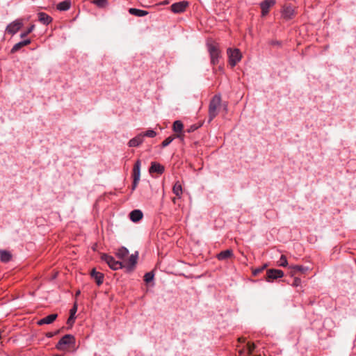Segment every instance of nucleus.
<instances>
[{
    "instance_id": "9b49d317",
    "label": "nucleus",
    "mask_w": 356,
    "mask_h": 356,
    "mask_svg": "<svg viewBox=\"0 0 356 356\" xmlns=\"http://www.w3.org/2000/svg\"><path fill=\"white\" fill-rule=\"evenodd\" d=\"M138 254V252H135L134 254H132L131 256L129 257L127 259H125L122 263L124 265V267H127L129 270L132 269L133 267L136 265L137 263Z\"/></svg>"
},
{
    "instance_id": "79ce46f5",
    "label": "nucleus",
    "mask_w": 356,
    "mask_h": 356,
    "mask_svg": "<svg viewBox=\"0 0 356 356\" xmlns=\"http://www.w3.org/2000/svg\"><path fill=\"white\" fill-rule=\"evenodd\" d=\"M79 294H80V291H78L76 293V296H78Z\"/></svg>"
},
{
    "instance_id": "473e14b6",
    "label": "nucleus",
    "mask_w": 356,
    "mask_h": 356,
    "mask_svg": "<svg viewBox=\"0 0 356 356\" xmlns=\"http://www.w3.org/2000/svg\"><path fill=\"white\" fill-rule=\"evenodd\" d=\"M34 29H35V25H33V24L31 25L25 32H23L20 34V37L22 38H25L27 35L31 33L34 30Z\"/></svg>"
},
{
    "instance_id": "20e7f679",
    "label": "nucleus",
    "mask_w": 356,
    "mask_h": 356,
    "mask_svg": "<svg viewBox=\"0 0 356 356\" xmlns=\"http://www.w3.org/2000/svg\"><path fill=\"white\" fill-rule=\"evenodd\" d=\"M101 259L102 261H105L113 270H116L124 267L122 262L116 261L114 257L107 254H102Z\"/></svg>"
},
{
    "instance_id": "ddd939ff",
    "label": "nucleus",
    "mask_w": 356,
    "mask_h": 356,
    "mask_svg": "<svg viewBox=\"0 0 356 356\" xmlns=\"http://www.w3.org/2000/svg\"><path fill=\"white\" fill-rule=\"evenodd\" d=\"M275 3V0H265L261 3V14L263 16L268 13L269 9Z\"/></svg>"
},
{
    "instance_id": "ea45409f",
    "label": "nucleus",
    "mask_w": 356,
    "mask_h": 356,
    "mask_svg": "<svg viewBox=\"0 0 356 356\" xmlns=\"http://www.w3.org/2000/svg\"><path fill=\"white\" fill-rule=\"evenodd\" d=\"M238 341H239L240 342H244V341H245V340H244L243 339H241V338H239V339H238Z\"/></svg>"
},
{
    "instance_id": "7ed1b4c3",
    "label": "nucleus",
    "mask_w": 356,
    "mask_h": 356,
    "mask_svg": "<svg viewBox=\"0 0 356 356\" xmlns=\"http://www.w3.org/2000/svg\"><path fill=\"white\" fill-rule=\"evenodd\" d=\"M221 104V98L219 95H215L211 100L209 106V121H211L218 113Z\"/></svg>"
},
{
    "instance_id": "7c9ffc66",
    "label": "nucleus",
    "mask_w": 356,
    "mask_h": 356,
    "mask_svg": "<svg viewBox=\"0 0 356 356\" xmlns=\"http://www.w3.org/2000/svg\"><path fill=\"white\" fill-rule=\"evenodd\" d=\"M277 265L282 267H286L288 265L286 257L284 255H282L280 260L277 261Z\"/></svg>"
},
{
    "instance_id": "6e6552de",
    "label": "nucleus",
    "mask_w": 356,
    "mask_h": 356,
    "mask_svg": "<svg viewBox=\"0 0 356 356\" xmlns=\"http://www.w3.org/2000/svg\"><path fill=\"white\" fill-rule=\"evenodd\" d=\"M23 26L22 19H16L12 23L9 24L6 27V32L12 35L16 33Z\"/></svg>"
},
{
    "instance_id": "f704fd0d",
    "label": "nucleus",
    "mask_w": 356,
    "mask_h": 356,
    "mask_svg": "<svg viewBox=\"0 0 356 356\" xmlns=\"http://www.w3.org/2000/svg\"><path fill=\"white\" fill-rule=\"evenodd\" d=\"M77 312V305L75 303L73 306V307L70 309V315L72 316H74L75 314Z\"/></svg>"
},
{
    "instance_id": "c9c22d12",
    "label": "nucleus",
    "mask_w": 356,
    "mask_h": 356,
    "mask_svg": "<svg viewBox=\"0 0 356 356\" xmlns=\"http://www.w3.org/2000/svg\"><path fill=\"white\" fill-rule=\"evenodd\" d=\"M139 181L140 180L133 179L132 188H131L132 191H134L136 189V188L138 186V184Z\"/></svg>"
},
{
    "instance_id": "a211bd4d",
    "label": "nucleus",
    "mask_w": 356,
    "mask_h": 356,
    "mask_svg": "<svg viewBox=\"0 0 356 356\" xmlns=\"http://www.w3.org/2000/svg\"><path fill=\"white\" fill-rule=\"evenodd\" d=\"M143 212L138 209L132 211L129 214L131 220L134 222L140 221L143 218Z\"/></svg>"
},
{
    "instance_id": "dca6fc26",
    "label": "nucleus",
    "mask_w": 356,
    "mask_h": 356,
    "mask_svg": "<svg viewBox=\"0 0 356 356\" xmlns=\"http://www.w3.org/2000/svg\"><path fill=\"white\" fill-rule=\"evenodd\" d=\"M58 315L56 314H50L38 321V325H42L44 324H51L57 318Z\"/></svg>"
},
{
    "instance_id": "1a4fd4ad",
    "label": "nucleus",
    "mask_w": 356,
    "mask_h": 356,
    "mask_svg": "<svg viewBox=\"0 0 356 356\" xmlns=\"http://www.w3.org/2000/svg\"><path fill=\"white\" fill-rule=\"evenodd\" d=\"M295 16L294 8L290 5H285L282 8V17L286 19L289 20Z\"/></svg>"
},
{
    "instance_id": "37998d69",
    "label": "nucleus",
    "mask_w": 356,
    "mask_h": 356,
    "mask_svg": "<svg viewBox=\"0 0 356 356\" xmlns=\"http://www.w3.org/2000/svg\"><path fill=\"white\" fill-rule=\"evenodd\" d=\"M168 1H165L163 3V4H165H165H168Z\"/></svg>"
},
{
    "instance_id": "c85d7f7f",
    "label": "nucleus",
    "mask_w": 356,
    "mask_h": 356,
    "mask_svg": "<svg viewBox=\"0 0 356 356\" xmlns=\"http://www.w3.org/2000/svg\"><path fill=\"white\" fill-rule=\"evenodd\" d=\"M141 135H143V138H144L145 136L149 137V138H154L156 136V131L154 130L149 129L147 130L145 132L140 133Z\"/></svg>"
},
{
    "instance_id": "58836bf2",
    "label": "nucleus",
    "mask_w": 356,
    "mask_h": 356,
    "mask_svg": "<svg viewBox=\"0 0 356 356\" xmlns=\"http://www.w3.org/2000/svg\"><path fill=\"white\" fill-rule=\"evenodd\" d=\"M56 333H54V332H47L46 334V337H48V338H51L54 336Z\"/></svg>"
},
{
    "instance_id": "412c9836",
    "label": "nucleus",
    "mask_w": 356,
    "mask_h": 356,
    "mask_svg": "<svg viewBox=\"0 0 356 356\" xmlns=\"http://www.w3.org/2000/svg\"><path fill=\"white\" fill-rule=\"evenodd\" d=\"M38 20L43 24L47 25L51 22L52 18L44 13H39Z\"/></svg>"
},
{
    "instance_id": "f8f14e48",
    "label": "nucleus",
    "mask_w": 356,
    "mask_h": 356,
    "mask_svg": "<svg viewBox=\"0 0 356 356\" xmlns=\"http://www.w3.org/2000/svg\"><path fill=\"white\" fill-rule=\"evenodd\" d=\"M184 128L183 123L179 120H176L173 123L172 129L173 131L177 133L175 136L176 138H180L181 140L184 139V134H182V130Z\"/></svg>"
},
{
    "instance_id": "72a5a7b5",
    "label": "nucleus",
    "mask_w": 356,
    "mask_h": 356,
    "mask_svg": "<svg viewBox=\"0 0 356 356\" xmlns=\"http://www.w3.org/2000/svg\"><path fill=\"white\" fill-rule=\"evenodd\" d=\"M267 265L265 264L264 266H263L261 268H256L253 270L252 273L254 275H259L260 273H261L266 268Z\"/></svg>"
},
{
    "instance_id": "a878e982",
    "label": "nucleus",
    "mask_w": 356,
    "mask_h": 356,
    "mask_svg": "<svg viewBox=\"0 0 356 356\" xmlns=\"http://www.w3.org/2000/svg\"><path fill=\"white\" fill-rule=\"evenodd\" d=\"M129 13L131 15H135V16H137V17H143V16H145V15H147L148 14V12L146 11V10H140V9L134 8H129Z\"/></svg>"
},
{
    "instance_id": "4c0bfd02",
    "label": "nucleus",
    "mask_w": 356,
    "mask_h": 356,
    "mask_svg": "<svg viewBox=\"0 0 356 356\" xmlns=\"http://www.w3.org/2000/svg\"><path fill=\"white\" fill-rule=\"evenodd\" d=\"M300 283V280L298 278H295L293 280V286H298Z\"/></svg>"
},
{
    "instance_id": "b1692460",
    "label": "nucleus",
    "mask_w": 356,
    "mask_h": 356,
    "mask_svg": "<svg viewBox=\"0 0 356 356\" xmlns=\"http://www.w3.org/2000/svg\"><path fill=\"white\" fill-rule=\"evenodd\" d=\"M129 255V250L124 248V247H121L120 248H119L116 252V256L120 259H122L123 261H124L126 259V258L128 257Z\"/></svg>"
},
{
    "instance_id": "2f4dec72",
    "label": "nucleus",
    "mask_w": 356,
    "mask_h": 356,
    "mask_svg": "<svg viewBox=\"0 0 356 356\" xmlns=\"http://www.w3.org/2000/svg\"><path fill=\"white\" fill-rule=\"evenodd\" d=\"M154 273L152 272H149L145 273L144 276V280L145 282L149 283L154 279Z\"/></svg>"
},
{
    "instance_id": "e433bc0d",
    "label": "nucleus",
    "mask_w": 356,
    "mask_h": 356,
    "mask_svg": "<svg viewBox=\"0 0 356 356\" xmlns=\"http://www.w3.org/2000/svg\"><path fill=\"white\" fill-rule=\"evenodd\" d=\"M75 317L70 316V317L67 319V324L72 325L74 322Z\"/></svg>"
},
{
    "instance_id": "f257e3e1",
    "label": "nucleus",
    "mask_w": 356,
    "mask_h": 356,
    "mask_svg": "<svg viewBox=\"0 0 356 356\" xmlns=\"http://www.w3.org/2000/svg\"><path fill=\"white\" fill-rule=\"evenodd\" d=\"M76 339L72 334H65L56 345V348L65 353H73L76 350Z\"/></svg>"
},
{
    "instance_id": "c03bdc74",
    "label": "nucleus",
    "mask_w": 356,
    "mask_h": 356,
    "mask_svg": "<svg viewBox=\"0 0 356 356\" xmlns=\"http://www.w3.org/2000/svg\"><path fill=\"white\" fill-rule=\"evenodd\" d=\"M175 200H176V198H175V197H174V198L172 199V202H173L174 203H175Z\"/></svg>"
},
{
    "instance_id": "9d476101",
    "label": "nucleus",
    "mask_w": 356,
    "mask_h": 356,
    "mask_svg": "<svg viewBox=\"0 0 356 356\" xmlns=\"http://www.w3.org/2000/svg\"><path fill=\"white\" fill-rule=\"evenodd\" d=\"M254 348H255V346L254 343H248L244 347H243L242 348L238 350L239 356H249L253 353ZM254 356H261V355H254Z\"/></svg>"
},
{
    "instance_id": "423d86ee",
    "label": "nucleus",
    "mask_w": 356,
    "mask_h": 356,
    "mask_svg": "<svg viewBox=\"0 0 356 356\" xmlns=\"http://www.w3.org/2000/svg\"><path fill=\"white\" fill-rule=\"evenodd\" d=\"M284 276V272L279 269H268L266 271V280L268 282H273L274 280L281 278Z\"/></svg>"
},
{
    "instance_id": "393cba45",
    "label": "nucleus",
    "mask_w": 356,
    "mask_h": 356,
    "mask_svg": "<svg viewBox=\"0 0 356 356\" xmlns=\"http://www.w3.org/2000/svg\"><path fill=\"white\" fill-rule=\"evenodd\" d=\"M173 193L178 197L180 198L182 195V186L179 181H176L172 188Z\"/></svg>"
},
{
    "instance_id": "aec40b11",
    "label": "nucleus",
    "mask_w": 356,
    "mask_h": 356,
    "mask_svg": "<svg viewBox=\"0 0 356 356\" xmlns=\"http://www.w3.org/2000/svg\"><path fill=\"white\" fill-rule=\"evenodd\" d=\"M164 172V167L161 164L152 162L149 168V172H156L159 174H162Z\"/></svg>"
},
{
    "instance_id": "5701e85b",
    "label": "nucleus",
    "mask_w": 356,
    "mask_h": 356,
    "mask_svg": "<svg viewBox=\"0 0 356 356\" xmlns=\"http://www.w3.org/2000/svg\"><path fill=\"white\" fill-rule=\"evenodd\" d=\"M12 254L10 252L0 250V260L1 262L7 263L11 260Z\"/></svg>"
},
{
    "instance_id": "4be33fe9",
    "label": "nucleus",
    "mask_w": 356,
    "mask_h": 356,
    "mask_svg": "<svg viewBox=\"0 0 356 356\" xmlns=\"http://www.w3.org/2000/svg\"><path fill=\"white\" fill-rule=\"evenodd\" d=\"M233 256V252L232 250H226L220 252L218 255L217 258L218 260H225L231 258Z\"/></svg>"
},
{
    "instance_id": "bb28decb",
    "label": "nucleus",
    "mask_w": 356,
    "mask_h": 356,
    "mask_svg": "<svg viewBox=\"0 0 356 356\" xmlns=\"http://www.w3.org/2000/svg\"><path fill=\"white\" fill-rule=\"evenodd\" d=\"M71 2L69 0L63 1L57 4V9L61 11H65L70 8Z\"/></svg>"
},
{
    "instance_id": "f03ea898",
    "label": "nucleus",
    "mask_w": 356,
    "mask_h": 356,
    "mask_svg": "<svg viewBox=\"0 0 356 356\" xmlns=\"http://www.w3.org/2000/svg\"><path fill=\"white\" fill-rule=\"evenodd\" d=\"M207 48L211 58V63L215 65L218 63L220 57V50L219 45L213 40H209L207 42Z\"/></svg>"
},
{
    "instance_id": "c756f323",
    "label": "nucleus",
    "mask_w": 356,
    "mask_h": 356,
    "mask_svg": "<svg viewBox=\"0 0 356 356\" xmlns=\"http://www.w3.org/2000/svg\"><path fill=\"white\" fill-rule=\"evenodd\" d=\"M176 137L175 136H169L167 138H165L161 143V147H167L168 145H170L172 140L175 138Z\"/></svg>"
},
{
    "instance_id": "2eb2a0df",
    "label": "nucleus",
    "mask_w": 356,
    "mask_h": 356,
    "mask_svg": "<svg viewBox=\"0 0 356 356\" xmlns=\"http://www.w3.org/2000/svg\"><path fill=\"white\" fill-rule=\"evenodd\" d=\"M140 165H141L140 161L137 160L134 165V168H133V172H132L133 179L140 180Z\"/></svg>"
},
{
    "instance_id": "cd10ccee",
    "label": "nucleus",
    "mask_w": 356,
    "mask_h": 356,
    "mask_svg": "<svg viewBox=\"0 0 356 356\" xmlns=\"http://www.w3.org/2000/svg\"><path fill=\"white\" fill-rule=\"evenodd\" d=\"M91 2L99 8H104L107 5V0H91Z\"/></svg>"
},
{
    "instance_id": "39448f33",
    "label": "nucleus",
    "mask_w": 356,
    "mask_h": 356,
    "mask_svg": "<svg viewBox=\"0 0 356 356\" xmlns=\"http://www.w3.org/2000/svg\"><path fill=\"white\" fill-rule=\"evenodd\" d=\"M227 54L229 56V63L233 67H234L241 59V54L238 49H228Z\"/></svg>"
},
{
    "instance_id": "6ab92c4d",
    "label": "nucleus",
    "mask_w": 356,
    "mask_h": 356,
    "mask_svg": "<svg viewBox=\"0 0 356 356\" xmlns=\"http://www.w3.org/2000/svg\"><path fill=\"white\" fill-rule=\"evenodd\" d=\"M31 40L30 39H26V40H24L23 41H21L17 44H15L13 48L11 49V51L10 52L12 54H14L15 52H17V51H19L21 48L31 43Z\"/></svg>"
},
{
    "instance_id": "4468645a",
    "label": "nucleus",
    "mask_w": 356,
    "mask_h": 356,
    "mask_svg": "<svg viewBox=\"0 0 356 356\" xmlns=\"http://www.w3.org/2000/svg\"><path fill=\"white\" fill-rule=\"evenodd\" d=\"M90 276L95 280L97 284L100 286L104 282V274L93 268L90 272Z\"/></svg>"
},
{
    "instance_id": "a19ab883",
    "label": "nucleus",
    "mask_w": 356,
    "mask_h": 356,
    "mask_svg": "<svg viewBox=\"0 0 356 356\" xmlns=\"http://www.w3.org/2000/svg\"><path fill=\"white\" fill-rule=\"evenodd\" d=\"M3 332V330H0V339H1V335H2Z\"/></svg>"
},
{
    "instance_id": "0eeeda50",
    "label": "nucleus",
    "mask_w": 356,
    "mask_h": 356,
    "mask_svg": "<svg viewBox=\"0 0 356 356\" xmlns=\"http://www.w3.org/2000/svg\"><path fill=\"white\" fill-rule=\"evenodd\" d=\"M189 3L187 1H181L171 5V10L174 13H184L188 7Z\"/></svg>"
},
{
    "instance_id": "f3484780",
    "label": "nucleus",
    "mask_w": 356,
    "mask_h": 356,
    "mask_svg": "<svg viewBox=\"0 0 356 356\" xmlns=\"http://www.w3.org/2000/svg\"><path fill=\"white\" fill-rule=\"evenodd\" d=\"M143 135H141V134H139L136 137H134V138L131 139L129 141L128 145L131 147H138L140 144L143 143Z\"/></svg>"
}]
</instances>
